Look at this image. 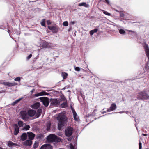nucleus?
Here are the masks:
<instances>
[{"label": "nucleus", "instance_id": "obj_1", "mask_svg": "<svg viewBox=\"0 0 149 149\" xmlns=\"http://www.w3.org/2000/svg\"><path fill=\"white\" fill-rule=\"evenodd\" d=\"M67 119L65 115L63 113H59L58 115L57 119L58 121V129L59 130L63 129V127L66 125L67 122Z\"/></svg>", "mask_w": 149, "mask_h": 149}, {"label": "nucleus", "instance_id": "obj_2", "mask_svg": "<svg viewBox=\"0 0 149 149\" xmlns=\"http://www.w3.org/2000/svg\"><path fill=\"white\" fill-rule=\"evenodd\" d=\"M47 140L50 142H58L61 141V139L54 134H50L47 138Z\"/></svg>", "mask_w": 149, "mask_h": 149}, {"label": "nucleus", "instance_id": "obj_3", "mask_svg": "<svg viewBox=\"0 0 149 149\" xmlns=\"http://www.w3.org/2000/svg\"><path fill=\"white\" fill-rule=\"evenodd\" d=\"M137 96L138 99L140 100H147L149 99V95L145 91L138 93Z\"/></svg>", "mask_w": 149, "mask_h": 149}, {"label": "nucleus", "instance_id": "obj_4", "mask_svg": "<svg viewBox=\"0 0 149 149\" xmlns=\"http://www.w3.org/2000/svg\"><path fill=\"white\" fill-rule=\"evenodd\" d=\"M50 106L52 107H57L60 104V100L56 99H51L50 100Z\"/></svg>", "mask_w": 149, "mask_h": 149}, {"label": "nucleus", "instance_id": "obj_5", "mask_svg": "<svg viewBox=\"0 0 149 149\" xmlns=\"http://www.w3.org/2000/svg\"><path fill=\"white\" fill-rule=\"evenodd\" d=\"M39 99L43 104L46 107H47L49 104V99L46 97H40Z\"/></svg>", "mask_w": 149, "mask_h": 149}, {"label": "nucleus", "instance_id": "obj_6", "mask_svg": "<svg viewBox=\"0 0 149 149\" xmlns=\"http://www.w3.org/2000/svg\"><path fill=\"white\" fill-rule=\"evenodd\" d=\"M20 114L22 119L26 121L28 120L29 117L27 112L24 111H21L20 112Z\"/></svg>", "mask_w": 149, "mask_h": 149}, {"label": "nucleus", "instance_id": "obj_7", "mask_svg": "<svg viewBox=\"0 0 149 149\" xmlns=\"http://www.w3.org/2000/svg\"><path fill=\"white\" fill-rule=\"evenodd\" d=\"M73 128L70 127H68L65 130V134L67 136L69 137L71 136L72 134Z\"/></svg>", "mask_w": 149, "mask_h": 149}, {"label": "nucleus", "instance_id": "obj_8", "mask_svg": "<svg viewBox=\"0 0 149 149\" xmlns=\"http://www.w3.org/2000/svg\"><path fill=\"white\" fill-rule=\"evenodd\" d=\"M143 47L145 49L146 54L148 57H149V48L148 45L146 43H144Z\"/></svg>", "mask_w": 149, "mask_h": 149}, {"label": "nucleus", "instance_id": "obj_9", "mask_svg": "<svg viewBox=\"0 0 149 149\" xmlns=\"http://www.w3.org/2000/svg\"><path fill=\"white\" fill-rule=\"evenodd\" d=\"M117 106L115 103H113L111 105L110 107L108 109L107 111V112H110L113 111L116 108Z\"/></svg>", "mask_w": 149, "mask_h": 149}, {"label": "nucleus", "instance_id": "obj_10", "mask_svg": "<svg viewBox=\"0 0 149 149\" xmlns=\"http://www.w3.org/2000/svg\"><path fill=\"white\" fill-rule=\"evenodd\" d=\"M40 149H53V147L49 144H45L42 145Z\"/></svg>", "mask_w": 149, "mask_h": 149}, {"label": "nucleus", "instance_id": "obj_11", "mask_svg": "<svg viewBox=\"0 0 149 149\" xmlns=\"http://www.w3.org/2000/svg\"><path fill=\"white\" fill-rule=\"evenodd\" d=\"M48 28L54 33H57L58 31V28L54 26H48Z\"/></svg>", "mask_w": 149, "mask_h": 149}, {"label": "nucleus", "instance_id": "obj_12", "mask_svg": "<svg viewBox=\"0 0 149 149\" xmlns=\"http://www.w3.org/2000/svg\"><path fill=\"white\" fill-rule=\"evenodd\" d=\"M42 47L45 48H51L52 45L51 44L45 41L42 43Z\"/></svg>", "mask_w": 149, "mask_h": 149}, {"label": "nucleus", "instance_id": "obj_13", "mask_svg": "<svg viewBox=\"0 0 149 149\" xmlns=\"http://www.w3.org/2000/svg\"><path fill=\"white\" fill-rule=\"evenodd\" d=\"M49 94V93H47L45 91H42L41 92L35 94L34 95V96L36 97H38L40 96L47 95Z\"/></svg>", "mask_w": 149, "mask_h": 149}, {"label": "nucleus", "instance_id": "obj_14", "mask_svg": "<svg viewBox=\"0 0 149 149\" xmlns=\"http://www.w3.org/2000/svg\"><path fill=\"white\" fill-rule=\"evenodd\" d=\"M28 116L32 117L36 113V111L31 109H29L27 111Z\"/></svg>", "mask_w": 149, "mask_h": 149}, {"label": "nucleus", "instance_id": "obj_15", "mask_svg": "<svg viewBox=\"0 0 149 149\" xmlns=\"http://www.w3.org/2000/svg\"><path fill=\"white\" fill-rule=\"evenodd\" d=\"M15 130L14 133V135H17L19 132V129L16 124L14 125Z\"/></svg>", "mask_w": 149, "mask_h": 149}, {"label": "nucleus", "instance_id": "obj_16", "mask_svg": "<svg viewBox=\"0 0 149 149\" xmlns=\"http://www.w3.org/2000/svg\"><path fill=\"white\" fill-rule=\"evenodd\" d=\"M28 136L29 139L32 140L35 136V134L31 132H28Z\"/></svg>", "mask_w": 149, "mask_h": 149}, {"label": "nucleus", "instance_id": "obj_17", "mask_svg": "<svg viewBox=\"0 0 149 149\" xmlns=\"http://www.w3.org/2000/svg\"><path fill=\"white\" fill-rule=\"evenodd\" d=\"M42 111V109H38L37 110V112L35 114V117L36 118H37L39 117L41 115Z\"/></svg>", "mask_w": 149, "mask_h": 149}, {"label": "nucleus", "instance_id": "obj_18", "mask_svg": "<svg viewBox=\"0 0 149 149\" xmlns=\"http://www.w3.org/2000/svg\"><path fill=\"white\" fill-rule=\"evenodd\" d=\"M40 105L39 102H36L31 106V107L33 109H37L38 108Z\"/></svg>", "mask_w": 149, "mask_h": 149}, {"label": "nucleus", "instance_id": "obj_19", "mask_svg": "<svg viewBox=\"0 0 149 149\" xmlns=\"http://www.w3.org/2000/svg\"><path fill=\"white\" fill-rule=\"evenodd\" d=\"M32 140L29 139L25 141L24 143V144L25 145L30 146L32 144Z\"/></svg>", "mask_w": 149, "mask_h": 149}, {"label": "nucleus", "instance_id": "obj_20", "mask_svg": "<svg viewBox=\"0 0 149 149\" xmlns=\"http://www.w3.org/2000/svg\"><path fill=\"white\" fill-rule=\"evenodd\" d=\"M78 6H84L85 7L88 8L89 7V5L86 4L85 2H82L79 4Z\"/></svg>", "mask_w": 149, "mask_h": 149}, {"label": "nucleus", "instance_id": "obj_21", "mask_svg": "<svg viewBox=\"0 0 149 149\" xmlns=\"http://www.w3.org/2000/svg\"><path fill=\"white\" fill-rule=\"evenodd\" d=\"M27 137V135L25 133H23L21 136V140L23 141H24Z\"/></svg>", "mask_w": 149, "mask_h": 149}, {"label": "nucleus", "instance_id": "obj_22", "mask_svg": "<svg viewBox=\"0 0 149 149\" xmlns=\"http://www.w3.org/2000/svg\"><path fill=\"white\" fill-rule=\"evenodd\" d=\"M3 85L5 86H6L8 87H10L13 86L12 83H10L8 82H4Z\"/></svg>", "mask_w": 149, "mask_h": 149}, {"label": "nucleus", "instance_id": "obj_23", "mask_svg": "<svg viewBox=\"0 0 149 149\" xmlns=\"http://www.w3.org/2000/svg\"><path fill=\"white\" fill-rule=\"evenodd\" d=\"M51 124L49 122H48L46 124V127L47 131L50 130L51 127Z\"/></svg>", "mask_w": 149, "mask_h": 149}, {"label": "nucleus", "instance_id": "obj_24", "mask_svg": "<svg viewBox=\"0 0 149 149\" xmlns=\"http://www.w3.org/2000/svg\"><path fill=\"white\" fill-rule=\"evenodd\" d=\"M98 29H95L93 30H91L90 31V33L91 35H92L95 33L97 32Z\"/></svg>", "mask_w": 149, "mask_h": 149}, {"label": "nucleus", "instance_id": "obj_25", "mask_svg": "<svg viewBox=\"0 0 149 149\" xmlns=\"http://www.w3.org/2000/svg\"><path fill=\"white\" fill-rule=\"evenodd\" d=\"M61 75L63 77V79H66L67 78L68 74L65 72H62L61 74Z\"/></svg>", "mask_w": 149, "mask_h": 149}, {"label": "nucleus", "instance_id": "obj_26", "mask_svg": "<svg viewBox=\"0 0 149 149\" xmlns=\"http://www.w3.org/2000/svg\"><path fill=\"white\" fill-rule=\"evenodd\" d=\"M67 103L66 101V102H63L61 104V106L62 108H64L67 107Z\"/></svg>", "mask_w": 149, "mask_h": 149}, {"label": "nucleus", "instance_id": "obj_27", "mask_svg": "<svg viewBox=\"0 0 149 149\" xmlns=\"http://www.w3.org/2000/svg\"><path fill=\"white\" fill-rule=\"evenodd\" d=\"M119 33L121 34L125 35V30L122 29H120L118 30Z\"/></svg>", "mask_w": 149, "mask_h": 149}, {"label": "nucleus", "instance_id": "obj_28", "mask_svg": "<svg viewBox=\"0 0 149 149\" xmlns=\"http://www.w3.org/2000/svg\"><path fill=\"white\" fill-rule=\"evenodd\" d=\"M8 145L10 147H11L15 145H16V144L10 141H9L8 142Z\"/></svg>", "mask_w": 149, "mask_h": 149}, {"label": "nucleus", "instance_id": "obj_29", "mask_svg": "<svg viewBox=\"0 0 149 149\" xmlns=\"http://www.w3.org/2000/svg\"><path fill=\"white\" fill-rule=\"evenodd\" d=\"M101 10L103 12L104 14L109 16H111V14L110 13L103 10Z\"/></svg>", "mask_w": 149, "mask_h": 149}, {"label": "nucleus", "instance_id": "obj_30", "mask_svg": "<svg viewBox=\"0 0 149 149\" xmlns=\"http://www.w3.org/2000/svg\"><path fill=\"white\" fill-rule=\"evenodd\" d=\"M23 122L19 121L18 122V124L19 127H22L23 126Z\"/></svg>", "mask_w": 149, "mask_h": 149}, {"label": "nucleus", "instance_id": "obj_31", "mask_svg": "<svg viewBox=\"0 0 149 149\" xmlns=\"http://www.w3.org/2000/svg\"><path fill=\"white\" fill-rule=\"evenodd\" d=\"M73 117L74 119V120L76 121H77L78 120V118H77V114L76 113H73Z\"/></svg>", "mask_w": 149, "mask_h": 149}, {"label": "nucleus", "instance_id": "obj_32", "mask_svg": "<svg viewBox=\"0 0 149 149\" xmlns=\"http://www.w3.org/2000/svg\"><path fill=\"white\" fill-rule=\"evenodd\" d=\"M38 143L36 142V141H35V143H34L33 145V148L35 149H36L37 147H38Z\"/></svg>", "mask_w": 149, "mask_h": 149}, {"label": "nucleus", "instance_id": "obj_33", "mask_svg": "<svg viewBox=\"0 0 149 149\" xmlns=\"http://www.w3.org/2000/svg\"><path fill=\"white\" fill-rule=\"evenodd\" d=\"M41 24L42 26H45V19H43L41 22Z\"/></svg>", "mask_w": 149, "mask_h": 149}, {"label": "nucleus", "instance_id": "obj_34", "mask_svg": "<svg viewBox=\"0 0 149 149\" xmlns=\"http://www.w3.org/2000/svg\"><path fill=\"white\" fill-rule=\"evenodd\" d=\"M63 25L65 26H67L68 25V23L67 21H65L63 22Z\"/></svg>", "mask_w": 149, "mask_h": 149}, {"label": "nucleus", "instance_id": "obj_35", "mask_svg": "<svg viewBox=\"0 0 149 149\" xmlns=\"http://www.w3.org/2000/svg\"><path fill=\"white\" fill-rule=\"evenodd\" d=\"M20 80V78L19 77H17L14 79V81H15L19 82Z\"/></svg>", "mask_w": 149, "mask_h": 149}, {"label": "nucleus", "instance_id": "obj_36", "mask_svg": "<svg viewBox=\"0 0 149 149\" xmlns=\"http://www.w3.org/2000/svg\"><path fill=\"white\" fill-rule=\"evenodd\" d=\"M30 128V127L28 125H26L24 127V129L26 130H29Z\"/></svg>", "mask_w": 149, "mask_h": 149}, {"label": "nucleus", "instance_id": "obj_37", "mask_svg": "<svg viewBox=\"0 0 149 149\" xmlns=\"http://www.w3.org/2000/svg\"><path fill=\"white\" fill-rule=\"evenodd\" d=\"M74 69H75V70H76V71H79L80 70V68L78 67H75Z\"/></svg>", "mask_w": 149, "mask_h": 149}, {"label": "nucleus", "instance_id": "obj_38", "mask_svg": "<svg viewBox=\"0 0 149 149\" xmlns=\"http://www.w3.org/2000/svg\"><path fill=\"white\" fill-rule=\"evenodd\" d=\"M120 17H124V14L123 12H120Z\"/></svg>", "mask_w": 149, "mask_h": 149}, {"label": "nucleus", "instance_id": "obj_39", "mask_svg": "<svg viewBox=\"0 0 149 149\" xmlns=\"http://www.w3.org/2000/svg\"><path fill=\"white\" fill-rule=\"evenodd\" d=\"M142 148V143L141 142H140V141H139V149H141Z\"/></svg>", "mask_w": 149, "mask_h": 149}, {"label": "nucleus", "instance_id": "obj_40", "mask_svg": "<svg viewBox=\"0 0 149 149\" xmlns=\"http://www.w3.org/2000/svg\"><path fill=\"white\" fill-rule=\"evenodd\" d=\"M22 98H19L18 99L16 100L15 101V102L16 103H17L22 99Z\"/></svg>", "mask_w": 149, "mask_h": 149}, {"label": "nucleus", "instance_id": "obj_41", "mask_svg": "<svg viewBox=\"0 0 149 149\" xmlns=\"http://www.w3.org/2000/svg\"><path fill=\"white\" fill-rule=\"evenodd\" d=\"M32 56V55L31 54H30L27 57V60H29L30 59L31 57Z\"/></svg>", "mask_w": 149, "mask_h": 149}, {"label": "nucleus", "instance_id": "obj_42", "mask_svg": "<svg viewBox=\"0 0 149 149\" xmlns=\"http://www.w3.org/2000/svg\"><path fill=\"white\" fill-rule=\"evenodd\" d=\"M106 1V3L107 4H109L110 3V2L109 0H105Z\"/></svg>", "mask_w": 149, "mask_h": 149}, {"label": "nucleus", "instance_id": "obj_43", "mask_svg": "<svg viewBox=\"0 0 149 149\" xmlns=\"http://www.w3.org/2000/svg\"><path fill=\"white\" fill-rule=\"evenodd\" d=\"M71 108L72 111V112L73 113H74L76 112H75L74 109L73 108H72V107H71Z\"/></svg>", "mask_w": 149, "mask_h": 149}, {"label": "nucleus", "instance_id": "obj_44", "mask_svg": "<svg viewBox=\"0 0 149 149\" xmlns=\"http://www.w3.org/2000/svg\"><path fill=\"white\" fill-rule=\"evenodd\" d=\"M70 148V149H74V147L71 144Z\"/></svg>", "mask_w": 149, "mask_h": 149}, {"label": "nucleus", "instance_id": "obj_45", "mask_svg": "<svg viewBox=\"0 0 149 149\" xmlns=\"http://www.w3.org/2000/svg\"><path fill=\"white\" fill-rule=\"evenodd\" d=\"M13 86L17 85V83L15 82L12 83Z\"/></svg>", "mask_w": 149, "mask_h": 149}, {"label": "nucleus", "instance_id": "obj_46", "mask_svg": "<svg viewBox=\"0 0 149 149\" xmlns=\"http://www.w3.org/2000/svg\"><path fill=\"white\" fill-rule=\"evenodd\" d=\"M76 23V22L75 21H72L71 22V24L72 25L74 24L75 23Z\"/></svg>", "mask_w": 149, "mask_h": 149}, {"label": "nucleus", "instance_id": "obj_47", "mask_svg": "<svg viewBox=\"0 0 149 149\" xmlns=\"http://www.w3.org/2000/svg\"><path fill=\"white\" fill-rule=\"evenodd\" d=\"M4 82L3 81V80H0V84H3Z\"/></svg>", "mask_w": 149, "mask_h": 149}, {"label": "nucleus", "instance_id": "obj_48", "mask_svg": "<svg viewBox=\"0 0 149 149\" xmlns=\"http://www.w3.org/2000/svg\"><path fill=\"white\" fill-rule=\"evenodd\" d=\"M126 30L127 31H129V32H132V33H134V32L133 31H132V30Z\"/></svg>", "mask_w": 149, "mask_h": 149}, {"label": "nucleus", "instance_id": "obj_49", "mask_svg": "<svg viewBox=\"0 0 149 149\" xmlns=\"http://www.w3.org/2000/svg\"><path fill=\"white\" fill-rule=\"evenodd\" d=\"M17 104V103H16V102H15V101L14 102H13V103H12V104H11L13 105V106H14L15 105V104Z\"/></svg>", "mask_w": 149, "mask_h": 149}, {"label": "nucleus", "instance_id": "obj_50", "mask_svg": "<svg viewBox=\"0 0 149 149\" xmlns=\"http://www.w3.org/2000/svg\"><path fill=\"white\" fill-rule=\"evenodd\" d=\"M5 91H4V90H1V91H0V94L1 93H5Z\"/></svg>", "mask_w": 149, "mask_h": 149}, {"label": "nucleus", "instance_id": "obj_51", "mask_svg": "<svg viewBox=\"0 0 149 149\" xmlns=\"http://www.w3.org/2000/svg\"><path fill=\"white\" fill-rule=\"evenodd\" d=\"M47 23L48 25H49L51 24L50 22L49 21H47Z\"/></svg>", "mask_w": 149, "mask_h": 149}, {"label": "nucleus", "instance_id": "obj_52", "mask_svg": "<svg viewBox=\"0 0 149 149\" xmlns=\"http://www.w3.org/2000/svg\"><path fill=\"white\" fill-rule=\"evenodd\" d=\"M62 100H63V101H64V100H66V98H65V97H62Z\"/></svg>", "mask_w": 149, "mask_h": 149}, {"label": "nucleus", "instance_id": "obj_53", "mask_svg": "<svg viewBox=\"0 0 149 149\" xmlns=\"http://www.w3.org/2000/svg\"><path fill=\"white\" fill-rule=\"evenodd\" d=\"M142 135L144 136H147V134H142Z\"/></svg>", "mask_w": 149, "mask_h": 149}, {"label": "nucleus", "instance_id": "obj_54", "mask_svg": "<svg viewBox=\"0 0 149 149\" xmlns=\"http://www.w3.org/2000/svg\"><path fill=\"white\" fill-rule=\"evenodd\" d=\"M71 29H72V28H71V27H70L69 28V29H68V31H70L71 30Z\"/></svg>", "mask_w": 149, "mask_h": 149}, {"label": "nucleus", "instance_id": "obj_55", "mask_svg": "<svg viewBox=\"0 0 149 149\" xmlns=\"http://www.w3.org/2000/svg\"><path fill=\"white\" fill-rule=\"evenodd\" d=\"M106 111H101V112L102 114H104L106 113Z\"/></svg>", "mask_w": 149, "mask_h": 149}, {"label": "nucleus", "instance_id": "obj_56", "mask_svg": "<svg viewBox=\"0 0 149 149\" xmlns=\"http://www.w3.org/2000/svg\"><path fill=\"white\" fill-rule=\"evenodd\" d=\"M35 91V89H33L31 91V93H32L33 91Z\"/></svg>", "mask_w": 149, "mask_h": 149}, {"label": "nucleus", "instance_id": "obj_57", "mask_svg": "<svg viewBox=\"0 0 149 149\" xmlns=\"http://www.w3.org/2000/svg\"><path fill=\"white\" fill-rule=\"evenodd\" d=\"M97 111V109H95L94 110V112H95Z\"/></svg>", "mask_w": 149, "mask_h": 149}, {"label": "nucleus", "instance_id": "obj_58", "mask_svg": "<svg viewBox=\"0 0 149 149\" xmlns=\"http://www.w3.org/2000/svg\"><path fill=\"white\" fill-rule=\"evenodd\" d=\"M0 149H2V148L1 147H0Z\"/></svg>", "mask_w": 149, "mask_h": 149}, {"label": "nucleus", "instance_id": "obj_59", "mask_svg": "<svg viewBox=\"0 0 149 149\" xmlns=\"http://www.w3.org/2000/svg\"><path fill=\"white\" fill-rule=\"evenodd\" d=\"M0 88L1 89H2V88Z\"/></svg>", "mask_w": 149, "mask_h": 149}, {"label": "nucleus", "instance_id": "obj_60", "mask_svg": "<svg viewBox=\"0 0 149 149\" xmlns=\"http://www.w3.org/2000/svg\"><path fill=\"white\" fill-rule=\"evenodd\" d=\"M104 109H103V110H104Z\"/></svg>", "mask_w": 149, "mask_h": 149}, {"label": "nucleus", "instance_id": "obj_61", "mask_svg": "<svg viewBox=\"0 0 149 149\" xmlns=\"http://www.w3.org/2000/svg\"><path fill=\"white\" fill-rule=\"evenodd\" d=\"M136 128L137 129V127H136Z\"/></svg>", "mask_w": 149, "mask_h": 149}, {"label": "nucleus", "instance_id": "obj_62", "mask_svg": "<svg viewBox=\"0 0 149 149\" xmlns=\"http://www.w3.org/2000/svg\"><path fill=\"white\" fill-rule=\"evenodd\" d=\"M2 149H3V148H2Z\"/></svg>", "mask_w": 149, "mask_h": 149}]
</instances>
